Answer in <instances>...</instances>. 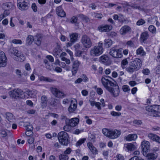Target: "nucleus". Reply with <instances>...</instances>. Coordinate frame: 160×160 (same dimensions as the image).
<instances>
[{"label": "nucleus", "instance_id": "nucleus-1", "mask_svg": "<svg viewBox=\"0 0 160 160\" xmlns=\"http://www.w3.org/2000/svg\"><path fill=\"white\" fill-rule=\"evenodd\" d=\"M103 43L102 41L99 42L97 45L91 49L90 55L93 57H97L102 54L103 52Z\"/></svg>", "mask_w": 160, "mask_h": 160}, {"label": "nucleus", "instance_id": "nucleus-2", "mask_svg": "<svg viewBox=\"0 0 160 160\" xmlns=\"http://www.w3.org/2000/svg\"><path fill=\"white\" fill-rule=\"evenodd\" d=\"M9 54L12 56H15L14 59L16 61L22 62L24 60L25 58L24 56L21 54L18 50L15 48H10L9 51Z\"/></svg>", "mask_w": 160, "mask_h": 160}, {"label": "nucleus", "instance_id": "nucleus-3", "mask_svg": "<svg viewBox=\"0 0 160 160\" xmlns=\"http://www.w3.org/2000/svg\"><path fill=\"white\" fill-rule=\"evenodd\" d=\"M102 131L105 136L111 139L117 138L121 134L120 132L117 130L110 131L108 129L103 128Z\"/></svg>", "mask_w": 160, "mask_h": 160}, {"label": "nucleus", "instance_id": "nucleus-4", "mask_svg": "<svg viewBox=\"0 0 160 160\" xmlns=\"http://www.w3.org/2000/svg\"><path fill=\"white\" fill-rule=\"evenodd\" d=\"M159 106L153 105L151 106H147L146 110L148 112L150 115L153 117H160V112L158 111Z\"/></svg>", "mask_w": 160, "mask_h": 160}, {"label": "nucleus", "instance_id": "nucleus-5", "mask_svg": "<svg viewBox=\"0 0 160 160\" xmlns=\"http://www.w3.org/2000/svg\"><path fill=\"white\" fill-rule=\"evenodd\" d=\"M59 143L62 145L66 146L69 142V137L68 133L64 131L59 132L58 135Z\"/></svg>", "mask_w": 160, "mask_h": 160}, {"label": "nucleus", "instance_id": "nucleus-6", "mask_svg": "<svg viewBox=\"0 0 160 160\" xmlns=\"http://www.w3.org/2000/svg\"><path fill=\"white\" fill-rule=\"evenodd\" d=\"M122 50V48L118 49L117 47H114L110 49L109 53L113 58H121L123 56Z\"/></svg>", "mask_w": 160, "mask_h": 160}, {"label": "nucleus", "instance_id": "nucleus-7", "mask_svg": "<svg viewBox=\"0 0 160 160\" xmlns=\"http://www.w3.org/2000/svg\"><path fill=\"white\" fill-rule=\"evenodd\" d=\"M81 41L83 47L86 48H89L92 46V43L90 38L86 35L82 36Z\"/></svg>", "mask_w": 160, "mask_h": 160}, {"label": "nucleus", "instance_id": "nucleus-8", "mask_svg": "<svg viewBox=\"0 0 160 160\" xmlns=\"http://www.w3.org/2000/svg\"><path fill=\"white\" fill-rule=\"evenodd\" d=\"M23 94V91L19 88L15 89L9 92L10 96L12 98H21Z\"/></svg>", "mask_w": 160, "mask_h": 160}, {"label": "nucleus", "instance_id": "nucleus-9", "mask_svg": "<svg viewBox=\"0 0 160 160\" xmlns=\"http://www.w3.org/2000/svg\"><path fill=\"white\" fill-rule=\"evenodd\" d=\"M107 90L114 97H118L119 94V88L116 83H114L113 85L111 86Z\"/></svg>", "mask_w": 160, "mask_h": 160}, {"label": "nucleus", "instance_id": "nucleus-10", "mask_svg": "<svg viewBox=\"0 0 160 160\" xmlns=\"http://www.w3.org/2000/svg\"><path fill=\"white\" fill-rule=\"evenodd\" d=\"M109 77L107 76H104L102 77L101 79V82L102 84L105 89L107 90L111 86L114 85V83L109 80L108 78Z\"/></svg>", "mask_w": 160, "mask_h": 160}, {"label": "nucleus", "instance_id": "nucleus-11", "mask_svg": "<svg viewBox=\"0 0 160 160\" xmlns=\"http://www.w3.org/2000/svg\"><path fill=\"white\" fill-rule=\"evenodd\" d=\"M28 0H17V5L21 10H26L29 6Z\"/></svg>", "mask_w": 160, "mask_h": 160}, {"label": "nucleus", "instance_id": "nucleus-12", "mask_svg": "<svg viewBox=\"0 0 160 160\" xmlns=\"http://www.w3.org/2000/svg\"><path fill=\"white\" fill-rule=\"evenodd\" d=\"M50 90L52 94L58 98H62L65 96L64 92L54 87H51Z\"/></svg>", "mask_w": 160, "mask_h": 160}, {"label": "nucleus", "instance_id": "nucleus-13", "mask_svg": "<svg viewBox=\"0 0 160 160\" xmlns=\"http://www.w3.org/2000/svg\"><path fill=\"white\" fill-rule=\"evenodd\" d=\"M141 146L143 152V154L144 156H146L147 155V153L150 150V143L148 141L144 140L141 142Z\"/></svg>", "mask_w": 160, "mask_h": 160}, {"label": "nucleus", "instance_id": "nucleus-14", "mask_svg": "<svg viewBox=\"0 0 160 160\" xmlns=\"http://www.w3.org/2000/svg\"><path fill=\"white\" fill-rule=\"evenodd\" d=\"M7 58L4 53L0 51V67H5L7 65Z\"/></svg>", "mask_w": 160, "mask_h": 160}, {"label": "nucleus", "instance_id": "nucleus-15", "mask_svg": "<svg viewBox=\"0 0 160 160\" xmlns=\"http://www.w3.org/2000/svg\"><path fill=\"white\" fill-rule=\"evenodd\" d=\"M127 6L133 9H137L139 11H146V8L144 6H139L136 3H129L127 4Z\"/></svg>", "mask_w": 160, "mask_h": 160}, {"label": "nucleus", "instance_id": "nucleus-16", "mask_svg": "<svg viewBox=\"0 0 160 160\" xmlns=\"http://www.w3.org/2000/svg\"><path fill=\"white\" fill-rule=\"evenodd\" d=\"M77 102L75 99H73L71 101V104L68 108V111L70 112H72L75 110L77 107Z\"/></svg>", "mask_w": 160, "mask_h": 160}, {"label": "nucleus", "instance_id": "nucleus-17", "mask_svg": "<svg viewBox=\"0 0 160 160\" xmlns=\"http://www.w3.org/2000/svg\"><path fill=\"white\" fill-rule=\"evenodd\" d=\"M13 3L11 2H8L2 4V8L3 10H11L14 8Z\"/></svg>", "mask_w": 160, "mask_h": 160}, {"label": "nucleus", "instance_id": "nucleus-18", "mask_svg": "<svg viewBox=\"0 0 160 160\" xmlns=\"http://www.w3.org/2000/svg\"><path fill=\"white\" fill-rule=\"evenodd\" d=\"M76 51V55L78 57L81 56L82 53V50H83L82 46L79 43L76 44L74 46Z\"/></svg>", "mask_w": 160, "mask_h": 160}, {"label": "nucleus", "instance_id": "nucleus-19", "mask_svg": "<svg viewBox=\"0 0 160 160\" xmlns=\"http://www.w3.org/2000/svg\"><path fill=\"white\" fill-rule=\"evenodd\" d=\"M137 147L132 143H126L124 144V148L127 151L134 150Z\"/></svg>", "mask_w": 160, "mask_h": 160}, {"label": "nucleus", "instance_id": "nucleus-20", "mask_svg": "<svg viewBox=\"0 0 160 160\" xmlns=\"http://www.w3.org/2000/svg\"><path fill=\"white\" fill-rule=\"evenodd\" d=\"M24 92L28 96L34 98L37 97L38 92L35 89L30 90L28 89H26Z\"/></svg>", "mask_w": 160, "mask_h": 160}, {"label": "nucleus", "instance_id": "nucleus-21", "mask_svg": "<svg viewBox=\"0 0 160 160\" xmlns=\"http://www.w3.org/2000/svg\"><path fill=\"white\" fill-rule=\"evenodd\" d=\"M131 62L132 65H134L138 70L141 67L142 62L141 60L139 59L136 58Z\"/></svg>", "mask_w": 160, "mask_h": 160}, {"label": "nucleus", "instance_id": "nucleus-22", "mask_svg": "<svg viewBox=\"0 0 160 160\" xmlns=\"http://www.w3.org/2000/svg\"><path fill=\"white\" fill-rule=\"evenodd\" d=\"M62 52L60 46L57 44L53 52V54L57 58L60 56V54Z\"/></svg>", "mask_w": 160, "mask_h": 160}, {"label": "nucleus", "instance_id": "nucleus-23", "mask_svg": "<svg viewBox=\"0 0 160 160\" xmlns=\"http://www.w3.org/2000/svg\"><path fill=\"white\" fill-rule=\"evenodd\" d=\"M120 33L121 35H124L131 31V28L128 26H124L120 29Z\"/></svg>", "mask_w": 160, "mask_h": 160}, {"label": "nucleus", "instance_id": "nucleus-24", "mask_svg": "<svg viewBox=\"0 0 160 160\" xmlns=\"http://www.w3.org/2000/svg\"><path fill=\"white\" fill-rule=\"evenodd\" d=\"M112 28V26L108 25H102L98 27V30L102 32H109Z\"/></svg>", "mask_w": 160, "mask_h": 160}, {"label": "nucleus", "instance_id": "nucleus-25", "mask_svg": "<svg viewBox=\"0 0 160 160\" xmlns=\"http://www.w3.org/2000/svg\"><path fill=\"white\" fill-rule=\"evenodd\" d=\"M57 14L61 17H63L66 16V13L63 11L61 6L57 8L56 9Z\"/></svg>", "mask_w": 160, "mask_h": 160}, {"label": "nucleus", "instance_id": "nucleus-26", "mask_svg": "<svg viewBox=\"0 0 160 160\" xmlns=\"http://www.w3.org/2000/svg\"><path fill=\"white\" fill-rule=\"evenodd\" d=\"M79 119L77 118H74L69 119L68 123L72 127L75 126L79 122Z\"/></svg>", "mask_w": 160, "mask_h": 160}, {"label": "nucleus", "instance_id": "nucleus-27", "mask_svg": "<svg viewBox=\"0 0 160 160\" xmlns=\"http://www.w3.org/2000/svg\"><path fill=\"white\" fill-rule=\"evenodd\" d=\"M137 138L136 134H130L125 137L124 139L127 141H135Z\"/></svg>", "mask_w": 160, "mask_h": 160}, {"label": "nucleus", "instance_id": "nucleus-28", "mask_svg": "<svg viewBox=\"0 0 160 160\" xmlns=\"http://www.w3.org/2000/svg\"><path fill=\"white\" fill-rule=\"evenodd\" d=\"M69 37L70 42L74 43L78 40V34L76 33H72L69 35Z\"/></svg>", "mask_w": 160, "mask_h": 160}, {"label": "nucleus", "instance_id": "nucleus-29", "mask_svg": "<svg viewBox=\"0 0 160 160\" xmlns=\"http://www.w3.org/2000/svg\"><path fill=\"white\" fill-rule=\"evenodd\" d=\"M145 156L147 157L148 160H154L157 157V154L153 153H149L148 154L147 153V155Z\"/></svg>", "mask_w": 160, "mask_h": 160}, {"label": "nucleus", "instance_id": "nucleus-30", "mask_svg": "<svg viewBox=\"0 0 160 160\" xmlns=\"http://www.w3.org/2000/svg\"><path fill=\"white\" fill-rule=\"evenodd\" d=\"M87 146L93 153L97 154L98 151L92 143L90 142H88L87 144Z\"/></svg>", "mask_w": 160, "mask_h": 160}, {"label": "nucleus", "instance_id": "nucleus-31", "mask_svg": "<svg viewBox=\"0 0 160 160\" xmlns=\"http://www.w3.org/2000/svg\"><path fill=\"white\" fill-rule=\"evenodd\" d=\"M126 71L130 73H132L133 72L138 71V70L134 66L132 65V63L131 62L129 64V67L126 68Z\"/></svg>", "mask_w": 160, "mask_h": 160}, {"label": "nucleus", "instance_id": "nucleus-32", "mask_svg": "<svg viewBox=\"0 0 160 160\" xmlns=\"http://www.w3.org/2000/svg\"><path fill=\"white\" fill-rule=\"evenodd\" d=\"M34 40V37L31 35H28L26 38V44L27 45H29L31 44Z\"/></svg>", "mask_w": 160, "mask_h": 160}, {"label": "nucleus", "instance_id": "nucleus-33", "mask_svg": "<svg viewBox=\"0 0 160 160\" xmlns=\"http://www.w3.org/2000/svg\"><path fill=\"white\" fill-rule=\"evenodd\" d=\"M136 54L141 56H145L146 55V52L144 50L143 48L140 47L136 50Z\"/></svg>", "mask_w": 160, "mask_h": 160}, {"label": "nucleus", "instance_id": "nucleus-34", "mask_svg": "<svg viewBox=\"0 0 160 160\" xmlns=\"http://www.w3.org/2000/svg\"><path fill=\"white\" fill-rule=\"evenodd\" d=\"M6 119L10 122H12L13 120L14 119V117L13 115L10 112L6 113Z\"/></svg>", "mask_w": 160, "mask_h": 160}, {"label": "nucleus", "instance_id": "nucleus-35", "mask_svg": "<svg viewBox=\"0 0 160 160\" xmlns=\"http://www.w3.org/2000/svg\"><path fill=\"white\" fill-rule=\"evenodd\" d=\"M148 37V32H142L141 35L140 40L143 42L147 40Z\"/></svg>", "mask_w": 160, "mask_h": 160}, {"label": "nucleus", "instance_id": "nucleus-36", "mask_svg": "<svg viewBox=\"0 0 160 160\" xmlns=\"http://www.w3.org/2000/svg\"><path fill=\"white\" fill-rule=\"evenodd\" d=\"M100 61L105 64H107L109 58L107 56L104 55L100 57Z\"/></svg>", "mask_w": 160, "mask_h": 160}, {"label": "nucleus", "instance_id": "nucleus-37", "mask_svg": "<svg viewBox=\"0 0 160 160\" xmlns=\"http://www.w3.org/2000/svg\"><path fill=\"white\" fill-rule=\"evenodd\" d=\"M129 59L128 58H125L121 61V66L122 68L124 69L126 68L128 64Z\"/></svg>", "mask_w": 160, "mask_h": 160}, {"label": "nucleus", "instance_id": "nucleus-38", "mask_svg": "<svg viewBox=\"0 0 160 160\" xmlns=\"http://www.w3.org/2000/svg\"><path fill=\"white\" fill-rule=\"evenodd\" d=\"M104 44L107 48H109L112 44V41L110 39H106L104 40Z\"/></svg>", "mask_w": 160, "mask_h": 160}, {"label": "nucleus", "instance_id": "nucleus-39", "mask_svg": "<svg viewBox=\"0 0 160 160\" xmlns=\"http://www.w3.org/2000/svg\"><path fill=\"white\" fill-rule=\"evenodd\" d=\"M9 133H10V131L7 130L2 129L0 130V134L3 137H6Z\"/></svg>", "mask_w": 160, "mask_h": 160}, {"label": "nucleus", "instance_id": "nucleus-40", "mask_svg": "<svg viewBox=\"0 0 160 160\" xmlns=\"http://www.w3.org/2000/svg\"><path fill=\"white\" fill-rule=\"evenodd\" d=\"M41 103L44 106H46L47 102V98L45 96H42L41 98Z\"/></svg>", "mask_w": 160, "mask_h": 160}, {"label": "nucleus", "instance_id": "nucleus-41", "mask_svg": "<svg viewBox=\"0 0 160 160\" xmlns=\"http://www.w3.org/2000/svg\"><path fill=\"white\" fill-rule=\"evenodd\" d=\"M68 156L64 154H60L59 156V160H68Z\"/></svg>", "mask_w": 160, "mask_h": 160}, {"label": "nucleus", "instance_id": "nucleus-42", "mask_svg": "<svg viewBox=\"0 0 160 160\" xmlns=\"http://www.w3.org/2000/svg\"><path fill=\"white\" fill-rule=\"evenodd\" d=\"M86 140L85 138H83L80 139L77 142L76 146L77 147H78L80 146Z\"/></svg>", "mask_w": 160, "mask_h": 160}, {"label": "nucleus", "instance_id": "nucleus-43", "mask_svg": "<svg viewBox=\"0 0 160 160\" xmlns=\"http://www.w3.org/2000/svg\"><path fill=\"white\" fill-rule=\"evenodd\" d=\"M148 30L152 33L154 34L156 33V29L155 27L153 25H150L148 28Z\"/></svg>", "mask_w": 160, "mask_h": 160}, {"label": "nucleus", "instance_id": "nucleus-44", "mask_svg": "<svg viewBox=\"0 0 160 160\" xmlns=\"http://www.w3.org/2000/svg\"><path fill=\"white\" fill-rule=\"evenodd\" d=\"M155 97L154 96L151 97L147 99V102L148 103H152L155 102Z\"/></svg>", "mask_w": 160, "mask_h": 160}, {"label": "nucleus", "instance_id": "nucleus-45", "mask_svg": "<svg viewBox=\"0 0 160 160\" xmlns=\"http://www.w3.org/2000/svg\"><path fill=\"white\" fill-rule=\"evenodd\" d=\"M79 17L83 21L86 22H88L89 21V18L86 16L81 14L79 15Z\"/></svg>", "mask_w": 160, "mask_h": 160}, {"label": "nucleus", "instance_id": "nucleus-46", "mask_svg": "<svg viewBox=\"0 0 160 160\" xmlns=\"http://www.w3.org/2000/svg\"><path fill=\"white\" fill-rule=\"evenodd\" d=\"M78 69V67L72 66V75H75L76 74L77 72Z\"/></svg>", "mask_w": 160, "mask_h": 160}, {"label": "nucleus", "instance_id": "nucleus-47", "mask_svg": "<svg viewBox=\"0 0 160 160\" xmlns=\"http://www.w3.org/2000/svg\"><path fill=\"white\" fill-rule=\"evenodd\" d=\"M92 15L94 18H101L102 17V14L100 13H94Z\"/></svg>", "mask_w": 160, "mask_h": 160}, {"label": "nucleus", "instance_id": "nucleus-48", "mask_svg": "<svg viewBox=\"0 0 160 160\" xmlns=\"http://www.w3.org/2000/svg\"><path fill=\"white\" fill-rule=\"evenodd\" d=\"M145 23V21L142 19H140L137 22V25L138 26L142 25Z\"/></svg>", "mask_w": 160, "mask_h": 160}, {"label": "nucleus", "instance_id": "nucleus-49", "mask_svg": "<svg viewBox=\"0 0 160 160\" xmlns=\"http://www.w3.org/2000/svg\"><path fill=\"white\" fill-rule=\"evenodd\" d=\"M111 114L114 117H118L121 115V113L120 112H117L115 111H112L111 112Z\"/></svg>", "mask_w": 160, "mask_h": 160}, {"label": "nucleus", "instance_id": "nucleus-50", "mask_svg": "<svg viewBox=\"0 0 160 160\" xmlns=\"http://www.w3.org/2000/svg\"><path fill=\"white\" fill-rule=\"evenodd\" d=\"M26 129L27 131H31L33 130V128L32 125H30L29 123L28 124L26 125Z\"/></svg>", "mask_w": 160, "mask_h": 160}, {"label": "nucleus", "instance_id": "nucleus-51", "mask_svg": "<svg viewBox=\"0 0 160 160\" xmlns=\"http://www.w3.org/2000/svg\"><path fill=\"white\" fill-rule=\"evenodd\" d=\"M12 42L15 44H21L22 42L21 40L14 39L12 41Z\"/></svg>", "mask_w": 160, "mask_h": 160}, {"label": "nucleus", "instance_id": "nucleus-52", "mask_svg": "<svg viewBox=\"0 0 160 160\" xmlns=\"http://www.w3.org/2000/svg\"><path fill=\"white\" fill-rule=\"evenodd\" d=\"M156 136V134L152 133H150L148 135V137L151 140L154 141L155 137Z\"/></svg>", "mask_w": 160, "mask_h": 160}, {"label": "nucleus", "instance_id": "nucleus-53", "mask_svg": "<svg viewBox=\"0 0 160 160\" xmlns=\"http://www.w3.org/2000/svg\"><path fill=\"white\" fill-rule=\"evenodd\" d=\"M122 89L124 92H127L130 90L129 87L127 85H124L122 87Z\"/></svg>", "mask_w": 160, "mask_h": 160}, {"label": "nucleus", "instance_id": "nucleus-54", "mask_svg": "<svg viewBox=\"0 0 160 160\" xmlns=\"http://www.w3.org/2000/svg\"><path fill=\"white\" fill-rule=\"evenodd\" d=\"M61 120H65L66 124L68 123L69 119L67 118V117L63 115H62L61 117Z\"/></svg>", "mask_w": 160, "mask_h": 160}, {"label": "nucleus", "instance_id": "nucleus-55", "mask_svg": "<svg viewBox=\"0 0 160 160\" xmlns=\"http://www.w3.org/2000/svg\"><path fill=\"white\" fill-rule=\"evenodd\" d=\"M126 45L130 47H133L134 46V43L131 40L128 41L126 43Z\"/></svg>", "mask_w": 160, "mask_h": 160}, {"label": "nucleus", "instance_id": "nucleus-56", "mask_svg": "<svg viewBox=\"0 0 160 160\" xmlns=\"http://www.w3.org/2000/svg\"><path fill=\"white\" fill-rule=\"evenodd\" d=\"M79 64L80 63L77 60H76L73 62L72 66L78 68Z\"/></svg>", "mask_w": 160, "mask_h": 160}, {"label": "nucleus", "instance_id": "nucleus-57", "mask_svg": "<svg viewBox=\"0 0 160 160\" xmlns=\"http://www.w3.org/2000/svg\"><path fill=\"white\" fill-rule=\"evenodd\" d=\"M81 77V78L82 79V81L84 82H86L88 81V79L85 75L83 74Z\"/></svg>", "mask_w": 160, "mask_h": 160}, {"label": "nucleus", "instance_id": "nucleus-58", "mask_svg": "<svg viewBox=\"0 0 160 160\" xmlns=\"http://www.w3.org/2000/svg\"><path fill=\"white\" fill-rule=\"evenodd\" d=\"M78 21L77 17L74 16L71 19V22L72 23H76Z\"/></svg>", "mask_w": 160, "mask_h": 160}, {"label": "nucleus", "instance_id": "nucleus-59", "mask_svg": "<svg viewBox=\"0 0 160 160\" xmlns=\"http://www.w3.org/2000/svg\"><path fill=\"white\" fill-rule=\"evenodd\" d=\"M34 139L33 137H29L28 139V142L29 144H32L34 142Z\"/></svg>", "mask_w": 160, "mask_h": 160}, {"label": "nucleus", "instance_id": "nucleus-60", "mask_svg": "<svg viewBox=\"0 0 160 160\" xmlns=\"http://www.w3.org/2000/svg\"><path fill=\"white\" fill-rule=\"evenodd\" d=\"M116 158L118 160H123L124 159L123 156L120 154H118L116 156Z\"/></svg>", "mask_w": 160, "mask_h": 160}, {"label": "nucleus", "instance_id": "nucleus-61", "mask_svg": "<svg viewBox=\"0 0 160 160\" xmlns=\"http://www.w3.org/2000/svg\"><path fill=\"white\" fill-rule=\"evenodd\" d=\"M155 71L156 73L157 74H160V65H158L157 66L156 68Z\"/></svg>", "mask_w": 160, "mask_h": 160}, {"label": "nucleus", "instance_id": "nucleus-62", "mask_svg": "<svg viewBox=\"0 0 160 160\" xmlns=\"http://www.w3.org/2000/svg\"><path fill=\"white\" fill-rule=\"evenodd\" d=\"M32 8L34 12H36L37 10V7L35 3H33L32 5Z\"/></svg>", "mask_w": 160, "mask_h": 160}, {"label": "nucleus", "instance_id": "nucleus-63", "mask_svg": "<svg viewBox=\"0 0 160 160\" xmlns=\"http://www.w3.org/2000/svg\"><path fill=\"white\" fill-rule=\"evenodd\" d=\"M97 93L99 95H101L103 93V90L100 88H98L96 89Z\"/></svg>", "mask_w": 160, "mask_h": 160}, {"label": "nucleus", "instance_id": "nucleus-64", "mask_svg": "<svg viewBox=\"0 0 160 160\" xmlns=\"http://www.w3.org/2000/svg\"><path fill=\"white\" fill-rule=\"evenodd\" d=\"M156 136L155 137L154 141L159 143H160V137L156 134Z\"/></svg>", "mask_w": 160, "mask_h": 160}]
</instances>
